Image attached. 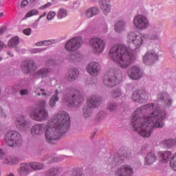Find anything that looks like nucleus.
Masks as SVG:
<instances>
[{
	"mask_svg": "<svg viewBox=\"0 0 176 176\" xmlns=\"http://www.w3.org/2000/svg\"><path fill=\"white\" fill-rule=\"evenodd\" d=\"M166 112L157 103H149L139 107L132 115L133 130L143 138H149L154 128H162Z\"/></svg>",
	"mask_w": 176,
	"mask_h": 176,
	"instance_id": "f257e3e1",
	"label": "nucleus"
},
{
	"mask_svg": "<svg viewBox=\"0 0 176 176\" xmlns=\"http://www.w3.org/2000/svg\"><path fill=\"white\" fill-rule=\"evenodd\" d=\"M70 128V117L66 111H59L54 115L47 126L45 124H36L31 127L32 135H42L45 133V138L47 143L54 144L65 134Z\"/></svg>",
	"mask_w": 176,
	"mask_h": 176,
	"instance_id": "f03ea898",
	"label": "nucleus"
},
{
	"mask_svg": "<svg viewBox=\"0 0 176 176\" xmlns=\"http://www.w3.org/2000/svg\"><path fill=\"white\" fill-rule=\"evenodd\" d=\"M128 42H132L134 46L122 44L113 46L109 51L110 58L122 69H126L135 60L134 50L139 49L144 43V37L134 32H129L126 37Z\"/></svg>",
	"mask_w": 176,
	"mask_h": 176,
	"instance_id": "7ed1b4c3",
	"label": "nucleus"
},
{
	"mask_svg": "<svg viewBox=\"0 0 176 176\" xmlns=\"http://www.w3.org/2000/svg\"><path fill=\"white\" fill-rule=\"evenodd\" d=\"M66 93L63 102H66L69 107H78L84 101L81 93L74 87L67 88Z\"/></svg>",
	"mask_w": 176,
	"mask_h": 176,
	"instance_id": "20e7f679",
	"label": "nucleus"
},
{
	"mask_svg": "<svg viewBox=\"0 0 176 176\" xmlns=\"http://www.w3.org/2000/svg\"><path fill=\"white\" fill-rule=\"evenodd\" d=\"M46 102L45 100L39 101L38 104L36 105L35 109L32 108L30 111V116L36 122L46 121L49 118V113L45 109Z\"/></svg>",
	"mask_w": 176,
	"mask_h": 176,
	"instance_id": "39448f33",
	"label": "nucleus"
},
{
	"mask_svg": "<svg viewBox=\"0 0 176 176\" xmlns=\"http://www.w3.org/2000/svg\"><path fill=\"white\" fill-rule=\"evenodd\" d=\"M122 78V75L120 70L111 69L104 75L103 82L105 86L113 87L118 85Z\"/></svg>",
	"mask_w": 176,
	"mask_h": 176,
	"instance_id": "423d86ee",
	"label": "nucleus"
},
{
	"mask_svg": "<svg viewBox=\"0 0 176 176\" xmlns=\"http://www.w3.org/2000/svg\"><path fill=\"white\" fill-rule=\"evenodd\" d=\"M6 144L10 147H19L23 144V137L15 131H8L5 135Z\"/></svg>",
	"mask_w": 176,
	"mask_h": 176,
	"instance_id": "0eeeda50",
	"label": "nucleus"
},
{
	"mask_svg": "<svg viewBox=\"0 0 176 176\" xmlns=\"http://www.w3.org/2000/svg\"><path fill=\"white\" fill-rule=\"evenodd\" d=\"M131 157V152L129 151H124V153H122L121 151L115 155H111L110 158L107 160V165L109 168H113L116 167L118 164L121 163L122 160L125 158H129Z\"/></svg>",
	"mask_w": 176,
	"mask_h": 176,
	"instance_id": "6e6552de",
	"label": "nucleus"
},
{
	"mask_svg": "<svg viewBox=\"0 0 176 176\" xmlns=\"http://www.w3.org/2000/svg\"><path fill=\"white\" fill-rule=\"evenodd\" d=\"M89 45L94 54H100L105 50V41L102 38H98V37H94L89 40Z\"/></svg>",
	"mask_w": 176,
	"mask_h": 176,
	"instance_id": "1a4fd4ad",
	"label": "nucleus"
},
{
	"mask_svg": "<svg viewBox=\"0 0 176 176\" xmlns=\"http://www.w3.org/2000/svg\"><path fill=\"white\" fill-rule=\"evenodd\" d=\"M83 41L82 37H73L65 45V49L69 52H74L80 48Z\"/></svg>",
	"mask_w": 176,
	"mask_h": 176,
	"instance_id": "9d476101",
	"label": "nucleus"
},
{
	"mask_svg": "<svg viewBox=\"0 0 176 176\" xmlns=\"http://www.w3.org/2000/svg\"><path fill=\"white\" fill-rule=\"evenodd\" d=\"M15 126L21 131H26L30 129L31 123L26 120L25 116H19L15 120Z\"/></svg>",
	"mask_w": 176,
	"mask_h": 176,
	"instance_id": "9b49d317",
	"label": "nucleus"
},
{
	"mask_svg": "<svg viewBox=\"0 0 176 176\" xmlns=\"http://www.w3.org/2000/svg\"><path fill=\"white\" fill-rule=\"evenodd\" d=\"M131 98L134 102L138 103H144L148 100L149 96L148 93L146 92L145 91L139 90L134 91Z\"/></svg>",
	"mask_w": 176,
	"mask_h": 176,
	"instance_id": "f8f14e48",
	"label": "nucleus"
},
{
	"mask_svg": "<svg viewBox=\"0 0 176 176\" xmlns=\"http://www.w3.org/2000/svg\"><path fill=\"white\" fill-rule=\"evenodd\" d=\"M133 168L129 164H124L119 166L116 170V176H132Z\"/></svg>",
	"mask_w": 176,
	"mask_h": 176,
	"instance_id": "ddd939ff",
	"label": "nucleus"
},
{
	"mask_svg": "<svg viewBox=\"0 0 176 176\" xmlns=\"http://www.w3.org/2000/svg\"><path fill=\"white\" fill-rule=\"evenodd\" d=\"M87 72L94 77L98 76L101 73V65L97 62H91L87 66Z\"/></svg>",
	"mask_w": 176,
	"mask_h": 176,
	"instance_id": "4468645a",
	"label": "nucleus"
},
{
	"mask_svg": "<svg viewBox=\"0 0 176 176\" xmlns=\"http://www.w3.org/2000/svg\"><path fill=\"white\" fill-rule=\"evenodd\" d=\"M128 76L132 80H139L142 77V72L140 67L134 65L127 70Z\"/></svg>",
	"mask_w": 176,
	"mask_h": 176,
	"instance_id": "2eb2a0df",
	"label": "nucleus"
},
{
	"mask_svg": "<svg viewBox=\"0 0 176 176\" xmlns=\"http://www.w3.org/2000/svg\"><path fill=\"white\" fill-rule=\"evenodd\" d=\"M134 25L139 30H144L148 27V21L143 15H138L134 18Z\"/></svg>",
	"mask_w": 176,
	"mask_h": 176,
	"instance_id": "dca6fc26",
	"label": "nucleus"
},
{
	"mask_svg": "<svg viewBox=\"0 0 176 176\" xmlns=\"http://www.w3.org/2000/svg\"><path fill=\"white\" fill-rule=\"evenodd\" d=\"M158 101L162 103L163 107H171L172 99L166 92H161L157 96Z\"/></svg>",
	"mask_w": 176,
	"mask_h": 176,
	"instance_id": "f3484780",
	"label": "nucleus"
},
{
	"mask_svg": "<svg viewBox=\"0 0 176 176\" xmlns=\"http://www.w3.org/2000/svg\"><path fill=\"white\" fill-rule=\"evenodd\" d=\"M159 56L154 51H148L144 56L143 61L146 65H151L157 61Z\"/></svg>",
	"mask_w": 176,
	"mask_h": 176,
	"instance_id": "a211bd4d",
	"label": "nucleus"
},
{
	"mask_svg": "<svg viewBox=\"0 0 176 176\" xmlns=\"http://www.w3.org/2000/svg\"><path fill=\"white\" fill-rule=\"evenodd\" d=\"M102 102V98L97 96H91L87 100V107L91 108H98Z\"/></svg>",
	"mask_w": 176,
	"mask_h": 176,
	"instance_id": "6ab92c4d",
	"label": "nucleus"
},
{
	"mask_svg": "<svg viewBox=\"0 0 176 176\" xmlns=\"http://www.w3.org/2000/svg\"><path fill=\"white\" fill-rule=\"evenodd\" d=\"M21 67L23 70V72L29 74L31 72H34L36 69V65L32 60H25L22 63Z\"/></svg>",
	"mask_w": 176,
	"mask_h": 176,
	"instance_id": "aec40b11",
	"label": "nucleus"
},
{
	"mask_svg": "<svg viewBox=\"0 0 176 176\" xmlns=\"http://www.w3.org/2000/svg\"><path fill=\"white\" fill-rule=\"evenodd\" d=\"M66 59L72 63H77L82 60V56L80 53L76 52H70L69 54H67Z\"/></svg>",
	"mask_w": 176,
	"mask_h": 176,
	"instance_id": "412c9836",
	"label": "nucleus"
},
{
	"mask_svg": "<svg viewBox=\"0 0 176 176\" xmlns=\"http://www.w3.org/2000/svg\"><path fill=\"white\" fill-rule=\"evenodd\" d=\"M30 173V168L28 164L27 163H22L18 168V175L19 176H27Z\"/></svg>",
	"mask_w": 176,
	"mask_h": 176,
	"instance_id": "4be33fe9",
	"label": "nucleus"
},
{
	"mask_svg": "<svg viewBox=\"0 0 176 176\" xmlns=\"http://www.w3.org/2000/svg\"><path fill=\"white\" fill-rule=\"evenodd\" d=\"M100 8L98 7H91L86 10L85 16L87 19H91L100 14Z\"/></svg>",
	"mask_w": 176,
	"mask_h": 176,
	"instance_id": "5701e85b",
	"label": "nucleus"
},
{
	"mask_svg": "<svg viewBox=\"0 0 176 176\" xmlns=\"http://www.w3.org/2000/svg\"><path fill=\"white\" fill-rule=\"evenodd\" d=\"M126 26V23L124 21L119 20L115 23L114 30L116 32L121 34L125 30Z\"/></svg>",
	"mask_w": 176,
	"mask_h": 176,
	"instance_id": "b1692460",
	"label": "nucleus"
},
{
	"mask_svg": "<svg viewBox=\"0 0 176 176\" xmlns=\"http://www.w3.org/2000/svg\"><path fill=\"white\" fill-rule=\"evenodd\" d=\"M157 160L156 155L154 152L151 151L149 152L145 159H144V164L145 165H153Z\"/></svg>",
	"mask_w": 176,
	"mask_h": 176,
	"instance_id": "393cba45",
	"label": "nucleus"
},
{
	"mask_svg": "<svg viewBox=\"0 0 176 176\" xmlns=\"http://www.w3.org/2000/svg\"><path fill=\"white\" fill-rule=\"evenodd\" d=\"M63 172L62 166H54L49 168L47 176H58Z\"/></svg>",
	"mask_w": 176,
	"mask_h": 176,
	"instance_id": "a878e982",
	"label": "nucleus"
},
{
	"mask_svg": "<svg viewBox=\"0 0 176 176\" xmlns=\"http://www.w3.org/2000/svg\"><path fill=\"white\" fill-rule=\"evenodd\" d=\"M19 159L16 156L7 155L5 157L3 162L8 165H16L19 163Z\"/></svg>",
	"mask_w": 176,
	"mask_h": 176,
	"instance_id": "bb28decb",
	"label": "nucleus"
},
{
	"mask_svg": "<svg viewBox=\"0 0 176 176\" xmlns=\"http://www.w3.org/2000/svg\"><path fill=\"white\" fill-rule=\"evenodd\" d=\"M101 9L105 15L111 11L110 0H100Z\"/></svg>",
	"mask_w": 176,
	"mask_h": 176,
	"instance_id": "cd10ccee",
	"label": "nucleus"
},
{
	"mask_svg": "<svg viewBox=\"0 0 176 176\" xmlns=\"http://www.w3.org/2000/svg\"><path fill=\"white\" fill-rule=\"evenodd\" d=\"M79 76V71L76 68L69 69L67 74V78L72 81L75 80Z\"/></svg>",
	"mask_w": 176,
	"mask_h": 176,
	"instance_id": "c85d7f7f",
	"label": "nucleus"
},
{
	"mask_svg": "<svg viewBox=\"0 0 176 176\" xmlns=\"http://www.w3.org/2000/svg\"><path fill=\"white\" fill-rule=\"evenodd\" d=\"M161 146L165 148H171L176 146V140L175 139H168L163 140L161 142Z\"/></svg>",
	"mask_w": 176,
	"mask_h": 176,
	"instance_id": "c756f323",
	"label": "nucleus"
},
{
	"mask_svg": "<svg viewBox=\"0 0 176 176\" xmlns=\"http://www.w3.org/2000/svg\"><path fill=\"white\" fill-rule=\"evenodd\" d=\"M60 91L58 89H56L54 94L49 100V105L51 108H54L56 107V102L59 100L58 94Z\"/></svg>",
	"mask_w": 176,
	"mask_h": 176,
	"instance_id": "7c9ffc66",
	"label": "nucleus"
},
{
	"mask_svg": "<svg viewBox=\"0 0 176 176\" xmlns=\"http://www.w3.org/2000/svg\"><path fill=\"white\" fill-rule=\"evenodd\" d=\"M50 74V70L48 69H41L34 75V77L35 78H45L46 76H48Z\"/></svg>",
	"mask_w": 176,
	"mask_h": 176,
	"instance_id": "2f4dec72",
	"label": "nucleus"
},
{
	"mask_svg": "<svg viewBox=\"0 0 176 176\" xmlns=\"http://www.w3.org/2000/svg\"><path fill=\"white\" fill-rule=\"evenodd\" d=\"M160 155L163 163H166L169 161L172 155V153L170 151H165L160 152Z\"/></svg>",
	"mask_w": 176,
	"mask_h": 176,
	"instance_id": "473e14b6",
	"label": "nucleus"
},
{
	"mask_svg": "<svg viewBox=\"0 0 176 176\" xmlns=\"http://www.w3.org/2000/svg\"><path fill=\"white\" fill-rule=\"evenodd\" d=\"M29 166L34 170H41L45 168L43 163L36 162H30Z\"/></svg>",
	"mask_w": 176,
	"mask_h": 176,
	"instance_id": "72a5a7b5",
	"label": "nucleus"
},
{
	"mask_svg": "<svg viewBox=\"0 0 176 176\" xmlns=\"http://www.w3.org/2000/svg\"><path fill=\"white\" fill-rule=\"evenodd\" d=\"M36 96H43L45 98H48L51 96L52 93L50 91L46 92L45 89L42 88H37L34 91Z\"/></svg>",
	"mask_w": 176,
	"mask_h": 176,
	"instance_id": "f704fd0d",
	"label": "nucleus"
},
{
	"mask_svg": "<svg viewBox=\"0 0 176 176\" xmlns=\"http://www.w3.org/2000/svg\"><path fill=\"white\" fill-rule=\"evenodd\" d=\"M20 42V38L18 37V36H14V37H12L10 40L8 42V46L10 48L16 47Z\"/></svg>",
	"mask_w": 176,
	"mask_h": 176,
	"instance_id": "c9c22d12",
	"label": "nucleus"
},
{
	"mask_svg": "<svg viewBox=\"0 0 176 176\" xmlns=\"http://www.w3.org/2000/svg\"><path fill=\"white\" fill-rule=\"evenodd\" d=\"M147 38L150 40L157 41L160 38V34L157 30H151L147 34Z\"/></svg>",
	"mask_w": 176,
	"mask_h": 176,
	"instance_id": "e433bc0d",
	"label": "nucleus"
},
{
	"mask_svg": "<svg viewBox=\"0 0 176 176\" xmlns=\"http://www.w3.org/2000/svg\"><path fill=\"white\" fill-rule=\"evenodd\" d=\"M62 160H63V159H61V158H59L58 157H52L50 155H47L45 159V161H47V164H53L55 162H60Z\"/></svg>",
	"mask_w": 176,
	"mask_h": 176,
	"instance_id": "4c0bfd02",
	"label": "nucleus"
},
{
	"mask_svg": "<svg viewBox=\"0 0 176 176\" xmlns=\"http://www.w3.org/2000/svg\"><path fill=\"white\" fill-rule=\"evenodd\" d=\"M169 166L173 171H176V153L173 154V156L170 157V160L169 162Z\"/></svg>",
	"mask_w": 176,
	"mask_h": 176,
	"instance_id": "58836bf2",
	"label": "nucleus"
},
{
	"mask_svg": "<svg viewBox=\"0 0 176 176\" xmlns=\"http://www.w3.org/2000/svg\"><path fill=\"white\" fill-rule=\"evenodd\" d=\"M67 11L66 9L60 8L58 10V15H57L58 19H64V18L67 17Z\"/></svg>",
	"mask_w": 176,
	"mask_h": 176,
	"instance_id": "ea45409f",
	"label": "nucleus"
},
{
	"mask_svg": "<svg viewBox=\"0 0 176 176\" xmlns=\"http://www.w3.org/2000/svg\"><path fill=\"white\" fill-rule=\"evenodd\" d=\"M93 111H91V108L88 106H86L83 109V116L84 118H90V116L92 115Z\"/></svg>",
	"mask_w": 176,
	"mask_h": 176,
	"instance_id": "a19ab883",
	"label": "nucleus"
},
{
	"mask_svg": "<svg viewBox=\"0 0 176 176\" xmlns=\"http://www.w3.org/2000/svg\"><path fill=\"white\" fill-rule=\"evenodd\" d=\"M110 95L112 98H117L122 95V92L119 88H116L111 91V92L110 93Z\"/></svg>",
	"mask_w": 176,
	"mask_h": 176,
	"instance_id": "79ce46f5",
	"label": "nucleus"
},
{
	"mask_svg": "<svg viewBox=\"0 0 176 176\" xmlns=\"http://www.w3.org/2000/svg\"><path fill=\"white\" fill-rule=\"evenodd\" d=\"M52 44V41L51 40H45L44 41H38L36 43V46H47Z\"/></svg>",
	"mask_w": 176,
	"mask_h": 176,
	"instance_id": "37998d69",
	"label": "nucleus"
},
{
	"mask_svg": "<svg viewBox=\"0 0 176 176\" xmlns=\"http://www.w3.org/2000/svg\"><path fill=\"white\" fill-rule=\"evenodd\" d=\"M38 10L36 9H32L29 12H28V13H26V18H30L31 16L38 15Z\"/></svg>",
	"mask_w": 176,
	"mask_h": 176,
	"instance_id": "c03bdc74",
	"label": "nucleus"
},
{
	"mask_svg": "<svg viewBox=\"0 0 176 176\" xmlns=\"http://www.w3.org/2000/svg\"><path fill=\"white\" fill-rule=\"evenodd\" d=\"M118 108V106L116 103H110L107 106L108 111H110V112H112L113 111H116Z\"/></svg>",
	"mask_w": 176,
	"mask_h": 176,
	"instance_id": "a18cd8bd",
	"label": "nucleus"
},
{
	"mask_svg": "<svg viewBox=\"0 0 176 176\" xmlns=\"http://www.w3.org/2000/svg\"><path fill=\"white\" fill-rule=\"evenodd\" d=\"M104 119V112H100L96 117L95 120L98 122Z\"/></svg>",
	"mask_w": 176,
	"mask_h": 176,
	"instance_id": "49530a36",
	"label": "nucleus"
},
{
	"mask_svg": "<svg viewBox=\"0 0 176 176\" xmlns=\"http://www.w3.org/2000/svg\"><path fill=\"white\" fill-rule=\"evenodd\" d=\"M56 16V12L54 11H50L47 15V19L50 21L52 20Z\"/></svg>",
	"mask_w": 176,
	"mask_h": 176,
	"instance_id": "de8ad7c7",
	"label": "nucleus"
},
{
	"mask_svg": "<svg viewBox=\"0 0 176 176\" xmlns=\"http://www.w3.org/2000/svg\"><path fill=\"white\" fill-rule=\"evenodd\" d=\"M0 116L1 118L7 117V113L4 111V110L2 109V107L1 106H0Z\"/></svg>",
	"mask_w": 176,
	"mask_h": 176,
	"instance_id": "09e8293b",
	"label": "nucleus"
},
{
	"mask_svg": "<svg viewBox=\"0 0 176 176\" xmlns=\"http://www.w3.org/2000/svg\"><path fill=\"white\" fill-rule=\"evenodd\" d=\"M100 29L103 32L106 33L108 30V26L107 24L104 23L100 26Z\"/></svg>",
	"mask_w": 176,
	"mask_h": 176,
	"instance_id": "8fccbe9b",
	"label": "nucleus"
},
{
	"mask_svg": "<svg viewBox=\"0 0 176 176\" xmlns=\"http://www.w3.org/2000/svg\"><path fill=\"white\" fill-rule=\"evenodd\" d=\"M31 32L32 29H30V28H28V29H25V30H23V34L26 36H30L31 34Z\"/></svg>",
	"mask_w": 176,
	"mask_h": 176,
	"instance_id": "3c124183",
	"label": "nucleus"
},
{
	"mask_svg": "<svg viewBox=\"0 0 176 176\" xmlns=\"http://www.w3.org/2000/svg\"><path fill=\"white\" fill-rule=\"evenodd\" d=\"M29 2L28 0H23L21 3V8H25L28 5Z\"/></svg>",
	"mask_w": 176,
	"mask_h": 176,
	"instance_id": "603ef678",
	"label": "nucleus"
},
{
	"mask_svg": "<svg viewBox=\"0 0 176 176\" xmlns=\"http://www.w3.org/2000/svg\"><path fill=\"white\" fill-rule=\"evenodd\" d=\"M83 168H80L79 172H77L75 176H85V173H82Z\"/></svg>",
	"mask_w": 176,
	"mask_h": 176,
	"instance_id": "864d4df0",
	"label": "nucleus"
},
{
	"mask_svg": "<svg viewBox=\"0 0 176 176\" xmlns=\"http://www.w3.org/2000/svg\"><path fill=\"white\" fill-rule=\"evenodd\" d=\"M19 93L22 95V96H25L28 94V89H21V91H19Z\"/></svg>",
	"mask_w": 176,
	"mask_h": 176,
	"instance_id": "5fc2aeb1",
	"label": "nucleus"
},
{
	"mask_svg": "<svg viewBox=\"0 0 176 176\" xmlns=\"http://www.w3.org/2000/svg\"><path fill=\"white\" fill-rule=\"evenodd\" d=\"M6 157V153L3 152V150L0 148V160L3 159Z\"/></svg>",
	"mask_w": 176,
	"mask_h": 176,
	"instance_id": "6e6d98bb",
	"label": "nucleus"
},
{
	"mask_svg": "<svg viewBox=\"0 0 176 176\" xmlns=\"http://www.w3.org/2000/svg\"><path fill=\"white\" fill-rule=\"evenodd\" d=\"M6 32V27L0 28V36Z\"/></svg>",
	"mask_w": 176,
	"mask_h": 176,
	"instance_id": "4d7b16f0",
	"label": "nucleus"
},
{
	"mask_svg": "<svg viewBox=\"0 0 176 176\" xmlns=\"http://www.w3.org/2000/svg\"><path fill=\"white\" fill-rule=\"evenodd\" d=\"M42 51H43L42 49H34L32 51V54H37V53H40Z\"/></svg>",
	"mask_w": 176,
	"mask_h": 176,
	"instance_id": "13d9d810",
	"label": "nucleus"
},
{
	"mask_svg": "<svg viewBox=\"0 0 176 176\" xmlns=\"http://www.w3.org/2000/svg\"><path fill=\"white\" fill-rule=\"evenodd\" d=\"M51 6H52V3L48 2V3H47L46 4H45L44 6H42V8H43V9H45V8H47L50 7Z\"/></svg>",
	"mask_w": 176,
	"mask_h": 176,
	"instance_id": "bf43d9fd",
	"label": "nucleus"
},
{
	"mask_svg": "<svg viewBox=\"0 0 176 176\" xmlns=\"http://www.w3.org/2000/svg\"><path fill=\"white\" fill-rule=\"evenodd\" d=\"M5 47V44L3 41H0V51H1Z\"/></svg>",
	"mask_w": 176,
	"mask_h": 176,
	"instance_id": "052dcab7",
	"label": "nucleus"
},
{
	"mask_svg": "<svg viewBox=\"0 0 176 176\" xmlns=\"http://www.w3.org/2000/svg\"><path fill=\"white\" fill-rule=\"evenodd\" d=\"M47 15V12H43L42 15H40L38 21H40L42 18L45 17Z\"/></svg>",
	"mask_w": 176,
	"mask_h": 176,
	"instance_id": "680f3d73",
	"label": "nucleus"
},
{
	"mask_svg": "<svg viewBox=\"0 0 176 176\" xmlns=\"http://www.w3.org/2000/svg\"><path fill=\"white\" fill-rule=\"evenodd\" d=\"M6 176H14V175L13 173H9Z\"/></svg>",
	"mask_w": 176,
	"mask_h": 176,
	"instance_id": "e2e57ef3",
	"label": "nucleus"
},
{
	"mask_svg": "<svg viewBox=\"0 0 176 176\" xmlns=\"http://www.w3.org/2000/svg\"><path fill=\"white\" fill-rule=\"evenodd\" d=\"M3 15H4V13H3V12H0V18H1V17H3Z\"/></svg>",
	"mask_w": 176,
	"mask_h": 176,
	"instance_id": "0e129e2a",
	"label": "nucleus"
},
{
	"mask_svg": "<svg viewBox=\"0 0 176 176\" xmlns=\"http://www.w3.org/2000/svg\"><path fill=\"white\" fill-rule=\"evenodd\" d=\"M3 126V124H1L0 123V132L1 131Z\"/></svg>",
	"mask_w": 176,
	"mask_h": 176,
	"instance_id": "69168bd1",
	"label": "nucleus"
},
{
	"mask_svg": "<svg viewBox=\"0 0 176 176\" xmlns=\"http://www.w3.org/2000/svg\"><path fill=\"white\" fill-rule=\"evenodd\" d=\"M30 1L31 3H34V2L36 1V0H30Z\"/></svg>",
	"mask_w": 176,
	"mask_h": 176,
	"instance_id": "338daca9",
	"label": "nucleus"
},
{
	"mask_svg": "<svg viewBox=\"0 0 176 176\" xmlns=\"http://www.w3.org/2000/svg\"><path fill=\"white\" fill-rule=\"evenodd\" d=\"M8 55H12V53L11 52H8Z\"/></svg>",
	"mask_w": 176,
	"mask_h": 176,
	"instance_id": "774afa93",
	"label": "nucleus"
}]
</instances>
